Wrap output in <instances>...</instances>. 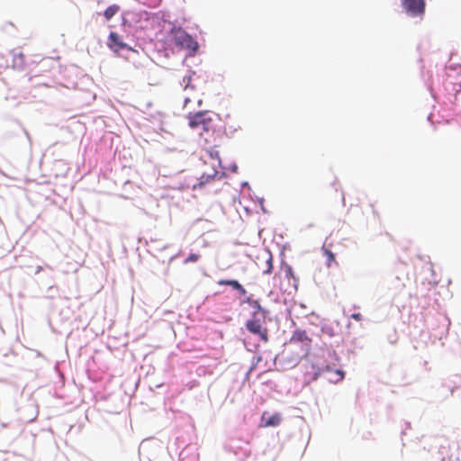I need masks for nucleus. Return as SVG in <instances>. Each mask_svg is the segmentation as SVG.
Listing matches in <instances>:
<instances>
[{"mask_svg":"<svg viewBox=\"0 0 461 461\" xmlns=\"http://www.w3.org/2000/svg\"><path fill=\"white\" fill-rule=\"evenodd\" d=\"M107 45L114 52H119L120 50L127 48V44L124 43L119 34L114 32H110Z\"/></svg>","mask_w":461,"mask_h":461,"instance_id":"obj_6","label":"nucleus"},{"mask_svg":"<svg viewBox=\"0 0 461 461\" xmlns=\"http://www.w3.org/2000/svg\"><path fill=\"white\" fill-rule=\"evenodd\" d=\"M218 171L215 169H212L210 173H203V175L200 177V182L197 184L199 187H202L206 183L213 180L214 178L218 177Z\"/></svg>","mask_w":461,"mask_h":461,"instance_id":"obj_9","label":"nucleus"},{"mask_svg":"<svg viewBox=\"0 0 461 461\" xmlns=\"http://www.w3.org/2000/svg\"><path fill=\"white\" fill-rule=\"evenodd\" d=\"M323 254L327 258L328 267H330L333 263L336 264L335 255L330 249L323 248Z\"/></svg>","mask_w":461,"mask_h":461,"instance_id":"obj_10","label":"nucleus"},{"mask_svg":"<svg viewBox=\"0 0 461 461\" xmlns=\"http://www.w3.org/2000/svg\"><path fill=\"white\" fill-rule=\"evenodd\" d=\"M189 126L193 130H202L205 132L213 131L214 121L209 112H198L189 116Z\"/></svg>","mask_w":461,"mask_h":461,"instance_id":"obj_2","label":"nucleus"},{"mask_svg":"<svg viewBox=\"0 0 461 461\" xmlns=\"http://www.w3.org/2000/svg\"><path fill=\"white\" fill-rule=\"evenodd\" d=\"M231 282V280H228V279H221L217 282V284L219 285H230V283Z\"/></svg>","mask_w":461,"mask_h":461,"instance_id":"obj_17","label":"nucleus"},{"mask_svg":"<svg viewBox=\"0 0 461 461\" xmlns=\"http://www.w3.org/2000/svg\"><path fill=\"white\" fill-rule=\"evenodd\" d=\"M190 82L191 76L184 77L182 85L184 86L185 89H187L188 87L194 88V86L190 85Z\"/></svg>","mask_w":461,"mask_h":461,"instance_id":"obj_15","label":"nucleus"},{"mask_svg":"<svg viewBox=\"0 0 461 461\" xmlns=\"http://www.w3.org/2000/svg\"><path fill=\"white\" fill-rule=\"evenodd\" d=\"M119 10V7L117 5H111L108 6L104 13V15L106 20H110Z\"/></svg>","mask_w":461,"mask_h":461,"instance_id":"obj_11","label":"nucleus"},{"mask_svg":"<svg viewBox=\"0 0 461 461\" xmlns=\"http://www.w3.org/2000/svg\"><path fill=\"white\" fill-rule=\"evenodd\" d=\"M267 269H265L263 271V273L264 274H270L272 272V269H273L272 256L271 255H268V258L267 259Z\"/></svg>","mask_w":461,"mask_h":461,"instance_id":"obj_14","label":"nucleus"},{"mask_svg":"<svg viewBox=\"0 0 461 461\" xmlns=\"http://www.w3.org/2000/svg\"><path fill=\"white\" fill-rule=\"evenodd\" d=\"M266 412L262 415V421H264V427H276L281 423V415L275 413L268 418H266Z\"/></svg>","mask_w":461,"mask_h":461,"instance_id":"obj_7","label":"nucleus"},{"mask_svg":"<svg viewBox=\"0 0 461 461\" xmlns=\"http://www.w3.org/2000/svg\"><path fill=\"white\" fill-rule=\"evenodd\" d=\"M230 286L238 291L241 295H245L247 294L246 289L237 280H231Z\"/></svg>","mask_w":461,"mask_h":461,"instance_id":"obj_12","label":"nucleus"},{"mask_svg":"<svg viewBox=\"0 0 461 461\" xmlns=\"http://www.w3.org/2000/svg\"><path fill=\"white\" fill-rule=\"evenodd\" d=\"M256 305H257V308L258 311L262 312H265V310L260 306V304L258 303V302H256L255 303Z\"/></svg>","mask_w":461,"mask_h":461,"instance_id":"obj_20","label":"nucleus"},{"mask_svg":"<svg viewBox=\"0 0 461 461\" xmlns=\"http://www.w3.org/2000/svg\"><path fill=\"white\" fill-rule=\"evenodd\" d=\"M285 276H286L287 278H290V277H291V278H294L293 269H292V267H291L290 266H286V267H285Z\"/></svg>","mask_w":461,"mask_h":461,"instance_id":"obj_16","label":"nucleus"},{"mask_svg":"<svg viewBox=\"0 0 461 461\" xmlns=\"http://www.w3.org/2000/svg\"><path fill=\"white\" fill-rule=\"evenodd\" d=\"M247 330L255 335H258L262 341H268V332L267 328H263L258 320L252 319L246 322Z\"/></svg>","mask_w":461,"mask_h":461,"instance_id":"obj_4","label":"nucleus"},{"mask_svg":"<svg viewBox=\"0 0 461 461\" xmlns=\"http://www.w3.org/2000/svg\"><path fill=\"white\" fill-rule=\"evenodd\" d=\"M402 5L411 16L421 17L425 13V0H402Z\"/></svg>","mask_w":461,"mask_h":461,"instance_id":"obj_3","label":"nucleus"},{"mask_svg":"<svg viewBox=\"0 0 461 461\" xmlns=\"http://www.w3.org/2000/svg\"><path fill=\"white\" fill-rule=\"evenodd\" d=\"M351 318L356 321H361L362 315L360 313H353V314H351Z\"/></svg>","mask_w":461,"mask_h":461,"instance_id":"obj_18","label":"nucleus"},{"mask_svg":"<svg viewBox=\"0 0 461 461\" xmlns=\"http://www.w3.org/2000/svg\"><path fill=\"white\" fill-rule=\"evenodd\" d=\"M200 258V255L199 254H196V253H192L190 254L185 259V264H189V263H194L196 261H198Z\"/></svg>","mask_w":461,"mask_h":461,"instance_id":"obj_13","label":"nucleus"},{"mask_svg":"<svg viewBox=\"0 0 461 461\" xmlns=\"http://www.w3.org/2000/svg\"><path fill=\"white\" fill-rule=\"evenodd\" d=\"M325 372L329 373L330 375L328 377V380L332 383H338L344 379V372L339 369L332 370L329 366L326 367Z\"/></svg>","mask_w":461,"mask_h":461,"instance_id":"obj_8","label":"nucleus"},{"mask_svg":"<svg viewBox=\"0 0 461 461\" xmlns=\"http://www.w3.org/2000/svg\"><path fill=\"white\" fill-rule=\"evenodd\" d=\"M171 37L173 43L181 50L194 52L198 49V43L182 28L172 29Z\"/></svg>","mask_w":461,"mask_h":461,"instance_id":"obj_1","label":"nucleus"},{"mask_svg":"<svg viewBox=\"0 0 461 461\" xmlns=\"http://www.w3.org/2000/svg\"><path fill=\"white\" fill-rule=\"evenodd\" d=\"M210 155H211L212 158H215L217 159L219 158V155H218L217 151H214V152L210 151Z\"/></svg>","mask_w":461,"mask_h":461,"instance_id":"obj_19","label":"nucleus"},{"mask_svg":"<svg viewBox=\"0 0 461 461\" xmlns=\"http://www.w3.org/2000/svg\"><path fill=\"white\" fill-rule=\"evenodd\" d=\"M291 343L301 344L308 351L311 348L312 339L309 338L305 330H297L293 333Z\"/></svg>","mask_w":461,"mask_h":461,"instance_id":"obj_5","label":"nucleus"}]
</instances>
